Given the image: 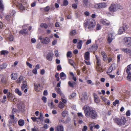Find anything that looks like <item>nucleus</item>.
Masks as SVG:
<instances>
[{
	"mask_svg": "<svg viewBox=\"0 0 131 131\" xmlns=\"http://www.w3.org/2000/svg\"><path fill=\"white\" fill-rule=\"evenodd\" d=\"M85 116L87 118L95 119L97 116L96 112L91 107L85 105L83 107Z\"/></svg>",
	"mask_w": 131,
	"mask_h": 131,
	"instance_id": "f257e3e1",
	"label": "nucleus"
},
{
	"mask_svg": "<svg viewBox=\"0 0 131 131\" xmlns=\"http://www.w3.org/2000/svg\"><path fill=\"white\" fill-rule=\"evenodd\" d=\"M95 23L94 20L92 19L86 20L84 23V27L90 30L94 28L95 26Z\"/></svg>",
	"mask_w": 131,
	"mask_h": 131,
	"instance_id": "f03ea898",
	"label": "nucleus"
},
{
	"mask_svg": "<svg viewBox=\"0 0 131 131\" xmlns=\"http://www.w3.org/2000/svg\"><path fill=\"white\" fill-rule=\"evenodd\" d=\"M113 120L115 123L121 127L125 125L126 122L125 118L123 117H122L121 119L117 118H115L113 119Z\"/></svg>",
	"mask_w": 131,
	"mask_h": 131,
	"instance_id": "7ed1b4c3",
	"label": "nucleus"
},
{
	"mask_svg": "<svg viewBox=\"0 0 131 131\" xmlns=\"http://www.w3.org/2000/svg\"><path fill=\"white\" fill-rule=\"evenodd\" d=\"M96 59V62L97 64L96 69L99 72H101L102 71V66L101 65V61L100 59L97 57V55L95 56Z\"/></svg>",
	"mask_w": 131,
	"mask_h": 131,
	"instance_id": "20e7f679",
	"label": "nucleus"
},
{
	"mask_svg": "<svg viewBox=\"0 0 131 131\" xmlns=\"http://www.w3.org/2000/svg\"><path fill=\"white\" fill-rule=\"evenodd\" d=\"M122 7L118 4H112L109 8L110 11L114 12L116 11L118 9H121Z\"/></svg>",
	"mask_w": 131,
	"mask_h": 131,
	"instance_id": "39448f33",
	"label": "nucleus"
},
{
	"mask_svg": "<svg viewBox=\"0 0 131 131\" xmlns=\"http://www.w3.org/2000/svg\"><path fill=\"white\" fill-rule=\"evenodd\" d=\"M38 39L40 40L41 42L43 44H48L50 41V38L47 37L43 38L42 36H40Z\"/></svg>",
	"mask_w": 131,
	"mask_h": 131,
	"instance_id": "423d86ee",
	"label": "nucleus"
},
{
	"mask_svg": "<svg viewBox=\"0 0 131 131\" xmlns=\"http://www.w3.org/2000/svg\"><path fill=\"white\" fill-rule=\"evenodd\" d=\"M124 40L127 47H129L131 46V38L130 37H125Z\"/></svg>",
	"mask_w": 131,
	"mask_h": 131,
	"instance_id": "0eeeda50",
	"label": "nucleus"
},
{
	"mask_svg": "<svg viewBox=\"0 0 131 131\" xmlns=\"http://www.w3.org/2000/svg\"><path fill=\"white\" fill-rule=\"evenodd\" d=\"M106 6V4L104 3L96 4L94 5L95 7L97 9L103 8Z\"/></svg>",
	"mask_w": 131,
	"mask_h": 131,
	"instance_id": "6e6552de",
	"label": "nucleus"
},
{
	"mask_svg": "<svg viewBox=\"0 0 131 131\" xmlns=\"http://www.w3.org/2000/svg\"><path fill=\"white\" fill-rule=\"evenodd\" d=\"M113 32L109 33L108 35L107 41L109 43H110L114 39Z\"/></svg>",
	"mask_w": 131,
	"mask_h": 131,
	"instance_id": "1a4fd4ad",
	"label": "nucleus"
},
{
	"mask_svg": "<svg viewBox=\"0 0 131 131\" xmlns=\"http://www.w3.org/2000/svg\"><path fill=\"white\" fill-rule=\"evenodd\" d=\"M7 98L9 101H13L15 99L14 96L10 92L8 93L7 94Z\"/></svg>",
	"mask_w": 131,
	"mask_h": 131,
	"instance_id": "9d476101",
	"label": "nucleus"
},
{
	"mask_svg": "<svg viewBox=\"0 0 131 131\" xmlns=\"http://www.w3.org/2000/svg\"><path fill=\"white\" fill-rule=\"evenodd\" d=\"M24 3L18 2L17 4V5L19 8L21 10H23L25 9V6Z\"/></svg>",
	"mask_w": 131,
	"mask_h": 131,
	"instance_id": "9b49d317",
	"label": "nucleus"
},
{
	"mask_svg": "<svg viewBox=\"0 0 131 131\" xmlns=\"http://www.w3.org/2000/svg\"><path fill=\"white\" fill-rule=\"evenodd\" d=\"M126 25H124L122 27H120L119 29L118 33L119 34H121L125 31V29L126 28Z\"/></svg>",
	"mask_w": 131,
	"mask_h": 131,
	"instance_id": "f8f14e48",
	"label": "nucleus"
},
{
	"mask_svg": "<svg viewBox=\"0 0 131 131\" xmlns=\"http://www.w3.org/2000/svg\"><path fill=\"white\" fill-rule=\"evenodd\" d=\"M101 23L104 25L108 26L110 24V22L108 20L106 19H102L101 20Z\"/></svg>",
	"mask_w": 131,
	"mask_h": 131,
	"instance_id": "ddd939ff",
	"label": "nucleus"
},
{
	"mask_svg": "<svg viewBox=\"0 0 131 131\" xmlns=\"http://www.w3.org/2000/svg\"><path fill=\"white\" fill-rule=\"evenodd\" d=\"M101 54L103 57V60L105 61H106L107 60V55L106 53L104 51H102L101 52Z\"/></svg>",
	"mask_w": 131,
	"mask_h": 131,
	"instance_id": "4468645a",
	"label": "nucleus"
},
{
	"mask_svg": "<svg viewBox=\"0 0 131 131\" xmlns=\"http://www.w3.org/2000/svg\"><path fill=\"white\" fill-rule=\"evenodd\" d=\"M83 4L84 6L85 7H89L90 4L88 0H83Z\"/></svg>",
	"mask_w": 131,
	"mask_h": 131,
	"instance_id": "2eb2a0df",
	"label": "nucleus"
},
{
	"mask_svg": "<svg viewBox=\"0 0 131 131\" xmlns=\"http://www.w3.org/2000/svg\"><path fill=\"white\" fill-rule=\"evenodd\" d=\"M90 52L87 51L85 53L84 56V58L86 60H88L90 58Z\"/></svg>",
	"mask_w": 131,
	"mask_h": 131,
	"instance_id": "dca6fc26",
	"label": "nucleus"
},
{
	"mask_svg": "<svg viewBox=\"0 0 131 131\" xmlns=\"http://www.w3.org/2000/svg\"><path fill=\"white\" fill-rule=\"evenodd\" d=\"M1 78V81L2 82L4 83H6V77L5 76L3 75H0V79Z\"/></svg>",
	"mask_w": 131,
	"mask_h": 131,
	"instance_id": "f3484780",
	"label": "nucleus"
},
{
	"mask_svg": "<svg viewBox=\"0 0 131 131\" xmlns=\"http://www.w3.org/2000/svg\"><path fill=\"white\" fill-rule=\"evenodd\" d=\"M19 32L22 35H25L28 34V32L27 29H24L20 31Z\"/></svg>",
	"mask_w": 131,
	"mask_h": 131,
	"instance_id": "a211bd4d",
	"label": "nucleus"
},
{
	"mask_svg": "<svg viewBox=\"0 0 131 131\" xmlns=\"http://www.w3.org/2000/svg\"><path fill=\"white\" fill-rule=\"evenodd\" d=\"M60 77L62 80H64L67 78V76L63 72H62L60 74Z\"/></svg>",
	"mask_w": 131,
	"mask_h": 131,
	"instance_id": "6ab92c4d",
	"label": "nucleus"
},
{
	"mask_svg": "<svg viewBox=\"0 0 131 131\" xmlns=\"http://www.w3.org/2000/svg\"><path fill=\"white\" fill-rule=\"evenodd\" d=\"M56 90L61 96H64V94L62 92L61 89L59 88H55Z\"/></svg>",
	"mask_w": 131,
	"mask_h": 131,
	"instance_id": "aec40b11",
	"label": "nucleus"
},
{
	"mask_svg": "<svg viewBox=\"0 0 131 131\" xmlns=\"http://www.w3.org/2000/svg\"><path fill=\"white\" fill-rule=\"evenodd\" d=\"M11 77L12 79L16 80L17 77V74L15 73H12L11 75Z\"/></svg>",
	"mask_w": 131,
	"mask_h": 131,
	"instance_id": "412c9836",
	"label": "nucleus"
},
{
	"mask_svg": "<svg viewBox=\"0 0 131 131\" xmlns=\"http://www.w3.org/2000/svg\"><path fill=\"white\" fill-rule=\"evenodd\" d=\"M114 67V66L112 64L111 66H110L109 68H108L107 71V73H110L112 71L115 69V68H113V66Z\"/></svg>",
	"mask_w": 131,
	"mask_h": 131,
	"instance_id": "4be33fe9",
	"label": "nucleus"
},
{
	"mask_svg": "<svg viewBox=\"0 0 131 131\" xmlns=\"http://www.w3.org/2000/svg\"><path fill=\"white\" fill-rule=\"evenodd\" d=\"M121 50L124 52L126 53H130L131 52V50L130 49L128 48H121Z\"/></svg>",
	"mask_w": 131,
	"mask_h": 131,
	"instance_id": "5701e85b",
	"label": "nucleus"
},
{
	"mask_svg": "<svg viewBox=\"0 0 131 131\" xmlns=\"http://www.w3.org/2000/svg\"><path fill=\"white\" fill-rule=\"evenodd\" d=\"M61 100L62 101L61 102L63 104L65 105L67 102L66 98L64 95V96H63H63H61Z\"/></svg>",
	"mask_w": 131,
	"mask_h": 131,
	"instance_id": "b1692460",
	"label": "nucleus"
},
{
	"mask_svg": "<svg viewBox=\"0 0 131 131\" xmlns=\"http://www.w3.org/2000/svg\"><path fill=\"white\" fill-rule=\"evenodd\" d=\"M77 34V31L75 30L71 31L69 33V35L71 36H73Z\"/></svg>",
	"mask_w": 131,
	"mask_h": 131,
	"instance_id": "393cba45",
	"label": "nucleus"
},
{
	"mask_svg": "<svg viewBox=\"0 0 131 131\" xmlns=\"http://www.w3.org/2000/svg\"><path fill=\"white\" fill-rule=\"evenodd\" d=\"M34 86L35 89L36 91H38L40 89V84H38L36 85L35 84Z\"/></svg>",
	"mask_w": 131,
	"mask_h": 131,
	"instance_id": "a878e982",
	"label": "nucleus"
},
{
	"mask_svg": "<svg viewBox=\"0 0 131 131\" xmlns=\"http://www.w3.org/2000/svg\"><path fill=\"white\" fill-rule=\"evenodd\" d=\"M23 83L22 84L21 88L22 90H24L25 89L27 88V86L26 85V82H23Z\"/></svg>",
	"mask_w": 131,
	"mask_h": 131,
	"instance_id": "bb28decb",
	"label": "nucleus"
},
{
	"mask_svg": "<svg viewBox=\"0 0 131 131\" xmlns=\"http://www.w3.org/2000/svg\"><path fill=\"white\" fill-rule=\"evenodd\" d=\"M57 131H64V128L63 126L61 125H59L57 127Z\"/></svg>",
	"mask_w": 131,
	"mask_h": 131,
	"instance_id": "cd10ccee",
	"label": "nucleus"
},
{
	"mask_svg": "<svg viewBox=\"0 0 131 131\" xmlns=\"http://www.w3.org/2000/svg\"><path fill=\"white\" fill-rule=\"evenodd\" d=\"M4 9V7L2 2L0 0V12H2Z\"/></svg>",
	"mask_w": 131,
	"mask_h": 131,
	"instance_id": "c85d7f7f",
	"label": "nucleus"
},
{
	"mask_svg": "<svg viewBox=\"0 0 131 131\" xmlns=\"http://www.w3.org/2000/svg\"><path fill=\"white\" fill-rule=\"evenodd\" d=\"M65 105L63 104L62 102L61 101L59 103L58 106L60 109H62L64 107Z\"/></svg>",
	"mask_w": 131,
	"mask_h": 131,
	"instance_id": "c756f323",
	"label": "nucleus"
},
{
	"mask_svg": "<svg viewBox=\"0 0 131 131\" xmlns=\"http://www.w3.org/2000/svg\"><path fill=\"white\" fill-rule=\"evenodd\" d=\"M18 123L19 125L20 126H23L25 123L24 120L22 119H20L18 121Z\"/></svg>",
	"mask_w": 131,
	"mask_h": 131,
	"instance_id": "7c9ffc66",
	"label": "nucleus"
},
{
	"mask_svg": "<svg viewBox=\"0 0 131 131\" xmlns=\"http://www.w3.org/2000/svg\"><path fill=\"white\" fill-rule=\"evenodd\" d=\"M38 119L40 120L41 121H43L44 120V118L43 116V114L42 113H40V115Z\"/></svg>",
	"mask_w": 131,
	"mask_h": 131,
	"instance_id": "2f4dec72",
	"label": "nucleus"
},
{
	"mask_svg": "<svg viewBox=\"0 0 131 131\" xmlns=\"http://www.w3.org/2000/svg\"><path fill=\"white\" fill-rule=\"evenodd\" d=\"M82 96L84 100H87L88 99L87 93L86 92H84L83 93Z\"/></svg>",
	"mask_w": 131,
	"mask_h": 131,
	"instance_id": "473e14b6",
	"label": "nucleus"
},
{
	"mask_svg": "<svg viewBox=\"0 0 131 131\" xmlns=\"http://www.w3.org/2000/svg\"><path fill=\"white\" fill-rule=\"evenodd\" d=\"M15 93L17 94L18 95L21 96L22 95V93L21 91L19 90L18 89H16L15 90Z\"/></svg>",
	"mask_w": 131,
	"mask_h": 131,
	"instance_id": "72a5a7b5",
	"label": "nucleus"
},
{
	"mask_svg": "<svg viewBox=\"0 0 131 131\" xmlns=\"http://www.w3.org/2000/svg\"><path fill=\"white\" fill-rule=\"evenodd\" d=\"M82 42L81 40H79L77 45V47L79 49H80L82 47Z\"/></svg>",
	"mask_w": 131,
	"mask_h": 131,
	"instance_id": "f704fd0d",
	"label": "nucleus"
},
{
	"mask_svg": "<svg viewBox=\"0 0 131 131\" xmlns=\"http://www.w3.org/2000/svg\"><path fill=\"white\" fill-rule=\"evenodd\" d=\"M23 78L22 76H20L19 78L16 80V82L18 83H20L21 81L23 80Z\"/></svg>",
	"mask_w": 131,
	"mask_h": 131,
	"instance_id": "c9c22d12",
	"label": "nucleus"
},
{
	"mask_svg": "<svg viewBox=\"0 0 131 131\" xmlns=\"http://www.w3.org/2000/svg\"><path fill=\"white\" fill-rule=\"evenodd\" d=\"M40 26L42 28H44L45 29L48 28L47 25L45 23H42L41 24Z\"/></svg>",
	"mask_w": 131,
	"mask_h": 131,
	"instance_id": "e433bc0d",
	"label": "nucleus"
},
{
	"mask_svg": "<svg viewBox=\"0 0 131 131\" xmlns=\"http://www.w3.org/2000/svg\"><path fill=\"white\" fill-rule=\"evenodd\" d=\"M47 58L48 60L49 61H51L52 60V57L51 56V54L50 53H48L47 56Z\"/></svg>",
	"mask_w": 131,
	"mask_h": 131,
	"instance_id": "4c0bfd02",
	"label": "nucleus"
},
{
	"mask_svg": "<svg viewBox=\"0 0 131 131\" xmlns=\"http://www.w3.org/2000/svg\"><path fill=\"white\" fill-rule=\"evenodd\" d=\"M48 105L51 108H55V105L53 104V102L52 101H51V102L50 105L49 103H48Z\"/></svg>",
	"mask_w": 131,
	"mask_h": 131,
	"instance_id": "58836bf2",
	"label": "nucleus"
},
{
	"mask_svg": "<svg viewBox=\"0 0 131 131\" xmlns=\"http://www.w3.org/2000/svg\"><path fill=\"white\" fill-rule=\"evenodd\" d=\"M98 48V47L96 44H95L93 45L92 47V49L94 51H95Z\"/></svg>",
	"mask_w": 131,
	"mask_h": 131,
	"instance_id": "ea45409f",
	"label": "nucleus"
},
{
	"mask_svg": "<svg viewBox=\"0 0 131 131\" xmlns=\"http://www.w3.org/2000/svg\"><path fill=\"white\" fill-rule=\"evenodd\" d=\"M7 64L5 63H3L0 66L2 70L4 69H5L7 67Z\"/></svg>",
	"mask_w": 131,
	"mask_h": 131,
	"instance_id": "a19ab883",
	"label": "nucleus"
},
{
	"mask_svg": "<svg viewBox=\"0 0 131 131\" xmlns=\"http://www.w3.org/2000/svg\"><path fill=\"white\" fill-rule=\"evenodd\" d=\"M127 73L128 74L127 77V79L129 81H131V72H129Z\"/></svg>",
	"mask_w": 131,
	"mask_h": 131,
	"instance_id": "79ce46f5",
	"label": "nucleus"
},
{
	"mask_svg": "<svg viewBox=\"0 0 131 131\" xmlns=\"http://www.w3.org/2000/svg\"><path fill=\"white\" fill-rule=\"evenodd\" d=\"M131 70V64L128 66L127 67L126 72L127 73L130 72V70Z\"/></svg>",
	"mask_w": 131,
	"mask_h": 131,
	"instance_id": "37998d69",
	"label": "nucleus"
},
{
	"mask_svg": "<svg viewBox=\"0 0 131 131\" xmlns=\"http://www.w3.org/2000/svg\"><path fill=\"white\" fill-rule=\"evenodd\" d=\"M68 62L72 66H73L74 68H75V67L74 66V64H75L74 61L71 60H68Z\"/></svg>",
	"mask_w": 131,
	"mask_h": 131,
	"instance_id": "c03bdc74",
	"label": "nucleus"
},
{
	"mask_svg": "<svg viewBox=\"0 0 131 131\" xmlns=\"http://www.w3.org/2000/svg\"><path fill=\"white\" fill-rule=\"evenodd\" d=\"M1 54H3L4 55H5L7 54L8 53V52L6 50H3L1 51Z\"/></svg>",
	"mask_w": 131,
	"mask_h": 131,
	"instance_id": "a18cd8bd",
	"label": "nucleus"
},
{
	"mask_svg": "<svg viewBox=\"0 0 131 131\" xmlns=\"http://www.w3.org/2000/svg\"><path fill=\"white\" fill-rule=\"evenodd\" d=\"M68 113V111H64L62 112V116L64 117L66 116L67 114Z\"/></svg>",
	"mask_w": 131,
	"mask_h": 131,
	"instance_id": "49530a36",
	"label": "nucleus"
},
{
	"mask_svg": "<svg viewBox=\"0 0 131 131\" xmlns=\"http://www.w3.org/2000/svg\"><path fill=\"white\" fill-rule=\"evenodd\" d=\"M75 83V82H74L73 83H71L70 81H69L68 82V84L69 86L72 88L74 87V85Z\"/></svg>",
	"mask_w": 131,
	"mask_h": 131,
	"instance_id": "de8ad7c7",
	"label": "nucleus"
},
{
	"mask_svg": "<svg viewBox=\"0 0 131 131\" xmlns=\"http://www.w3.org/2000/svg\"><path fill=\"white\" fill-rule=\"evenodd\" d=\"M101 26L99 24H97L96 26V29L97 30H99L101 29Z\"/></svg>",
	"mask_w": 131,
	"mask_h": 131,
	"instance_id": "09e8293b",
	"label": "nucleus"
},
{
	"mask_svg": "<svg viewBox=\"0 0 131 131\" xmlns=\"http://www.w3.org/2000/svg\"><path fill=\"white\" fill-rule=\"evenodd\" d=\"M76 94L75 93H73L70 95V96H69V98L70 99H71V98L74 97L76 96Z\"/></svg>",
	"mask_w": 131,
	"mask_h": 131,
	"instance_id": "8fccbe9b",
	"label": "nucleus"
},
{
	"mask_svg": "<svg viewBox=\"0 0 131 131\" xmlns=\"http://www.w3.org/2000/svg\"><path fill=\"white\" fill-rule=\"evenodd\" d=\"M119 101L118 100H116L113 103V105L114 106H116V104H118L119 103Z\"/></svg>",
	"mask_w": 131,
	"mask_h": 131,
	"instance_id": "3c124183",
	"label": "nucleus"
},
{
	"mask_svg": "<svg viewBox=\"0 0 131 131\" xmlns=\"http://www.w3.org/2000/svg\"><path fill=\"white\" fill-rule=\"evenodd\" d=\"M77 115L80 118H82L83 117L82 113H77Z\"/></svg>",
	"mask_w": 131,
	"mask_h": 131,
	"instance_id": "603ef678",
	"label": "nucleus"
},
{
	"mask_svg": "<svg viewBox=\"0 0 131 131\" xmlns=\"http://www.w3.org/2000/svg\"><path fill=\"white\" fill-rule=\"evenodd\" d=\"M72 54V52L71 51H68L67 52V56L68 57H72V56H71V54Z\"/></svg>",
	"mask_w": 131,
	"mask_h": 131,
	"instance_id": "864d4df0",
	"label": "nucleus"
},
{
	"mask_svg": "<svg viewBox=\"0 0 131 131\" xmlns=\"http://www.w3.org/2000/svg\"><path fill=\"white\" fill-rule=\"evenodd\" d=\"M11 17L10 15H7L5 16V18L7 20L9 21Z\"/></svg>",
	"mask_w": 131,
	"mask_h": 131,
	"instance_id": "5fc2aeb1",
	"label": "nucleus"
},
{
	"mask_svg": "<svg viewBox=\"0 0 131 131\" xmlns=\"http://www.w3.org/2000/svg\"><path fill=\"white\" fill-rule=\"evenodd\" d=\"M70 118L68 117L67 119L64 122V123L65 124H67L70 122Z\"/></svg>",
	"mask_w": 131,
	"mask_h": 131,
	"instance_id": "6e6d98bb",
	"label": "nucleus"
},
{
	"mask_svg": "<svg viewBox=\"0 0 131 131\" xmlns=\"http://www.w3.org/2000/svg\"><path fill=\"white\" fill-rule=\"evenodd\" d=\"M63 3L64 6H67L68 4V2L67 0H64L63 1Z\"/></svg>",
	"mask_w": 131,
	"mask_h": 131,
	"instance_id": "4d7b16f0",
	"label": "nucleus"
},
{
	"mask_svg": "<svg viewBox=\"0 0 131 131\" xmlns=\"http://www.w3.org/2000/svg\"><path fill=\"white\" fill-rule=\"evenodd\" d=\"M32 131H38L37 127L35 126L33 128H32L31 129Z\"/></svg>",
	"mask_w": 131,
	"mask_h": 131,
	"instance_id": "13d9d810",
	"label": "nucleus"
},
{
	"mask_svg": "<svg viewBox=\"0 0 131 131\" xmlns=\"http://www.w3.org/2000/svg\"><path fill=\"white\" fill-rule=\"evenodd\" d=\"M42 100L43 101V102L46 103L47 102V98L45 96H43L42 98Z\"/></svg>",
	"mask_w": 131,
	"mask_h": 131,
	"instance_id": "bf43d9fd",
	"label": "nucleus"
},
{
	"mask_svg": "<svg viewBox=\"0 0 131 131\" xmlns=\"http://www.w3.org/2000/svg\"><path fill=\"white\" fill-rule=\"evenodd\" d=\"M60 23L59 22H57L55 24V26L56 27H59L60 26Z\"/></svg>",
	"mask_w": 131,
	"mask_h": 131,
	"instance_id": "052dcab7",
	"label": "nucleus"
},
{
	"mask_svg": "<svg viewBox=\"0 0 131 131\" xmlns=\"http://www.w3.org/2000/svg\"><path fill=\"white\" fill-rule=\"evenodd\" d=\"M95 102L96 103H98L100 102V100L99 98L94 99Z\"/></svg>",
	"mask_w": 131,
	"mask_h": 131,
	"instance_id": "680f3d73",
	"label": "nucleus"
},
{
	"mask_svg": "<svg viewBox=\"0 0 131 131\" xmlns=\"http://www.w3.org/2000/svg\"><path fill=\"white\" fill-rule=\"evenodd\" d=\"M18 61H16L14 62V64H12V67H16V66L18 64Z\"/></svg>",
	"mask_w": 131,
	"mask_h": 131,
	"instance_id": "e2e57ef3",
	"label": "nucleus"
},
{
	"mask_svg": "<svg viewBox=\"0 0 131 131\" xmlns=\"http://www.w3.org/2000/svg\"><path fill=\"white\" fill-rule=\"evenodd\" d=\"M32 73L34 74H36L37 73V70L35 68L32 71Z\"/></svg>",
	"mask_w": 131,
	"mask_h": 131,
	"instance_id": "0e129e2a",
	"label": "nucleus"
},
{
	"mask_svg": "<svg viewBox=\"0 0 131 131\" xmlns=\"http://www.w3.org/2000/svg\"><path fill=\"white\" fill-rule=\"evenodd\" d=\"M18 111L17 109L13 108L12 110V113L14 114L15 113L17 112Z\"/></svg>",
	"mask_w": 131,
	"mask_h": 131,
	"instance_id": "69168bd1",
	"label": "nucleus"
},
{
	"mask_svg": "<svg viewBox=\"0 0 131 131\" xmlns=\"http://www.w3.org/2000/svg\"><path fill=\"white\" fill-rule=\"evenodd\" d=\"M126 115L127 116H129L130 115V112L129 110H128L127 111L126 113Z\"/></svg>",
	"mask_w": 131,
	"mask_h": 131,
	"instance_id": "338daca9",
	"label": "nucleus"
},
{
	"mask_svg": "<svg viewBox=\"0 0 131 131\" xmlns=\"http://www.w3.org/2000/svg\"><path fill=\"white\" fill-rule=\"evenodd\" d=\"M9 116L11 119L13 120L14 119V115L13 114H10Z\"/></svg>",
	"mask_w": 131,
	"mask_h": 131,
	"instance_id": "774afa93",
	"label": "nucleus"
}]
</instances>
